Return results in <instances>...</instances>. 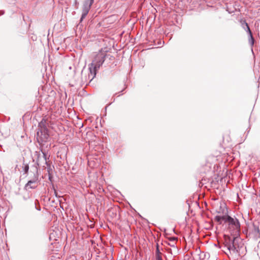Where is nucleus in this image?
<instances>
[{
    "mask_svg": "<svg viewBox=\"0 0 260 260\" xmlns=\"http://www.w3.org/2000/svg\"><path fill=\"white\" fill-rule=\"evenodd\" d=\"M215 220L219 224H222L223 222L224 223H229V229L233 236H239L240 230V224L239 220L237 218H234L225 213V215H216L215 216Z\"/></svg>",
    "mask_w": 260,
    "mask_h": 260,
    "instance_id": "2",
    "label": "nucleus"
},
{
    "mask_svg": "<svg viewBox=\"0 0 260 260\" xmlns=\"http://www.w3.org/2000/svg\"><path fill=\"white\" fill-rule=\"evenodd\" d=\"M35 171H36V172H38V168H37V167H35Z\"/></svg>",
    "mask_w": 260,
    "mask_h": 260,
    "instance_id": "17",
    "label": "nucleus"
},
{
    "mask_svg": "<svg viewBox=\"0 0 260 260\" xmlns=\"http://www.w3.org/2000/svg\"><path fill=\"white\" fill-rule=\"evenodd\" d=\"M170 245L171 246H174V244H173V243H171V244H170Z\"/></svg>",
    "mask_w": 260,
    "mask_h": 260,
    "instance_id": "21",
    "label": "nucleus"
},
{
    "mask_svg": "<svg viewBox=\"0 0 260 260\" xmlns=\"http://www.w3.org/2000/svg\"><path fill=\"white\" fill-rule=\"evenodd\" d=\"M177 239V238L176 237H171L170 238V240L172 242H174Z\"/></svg>",
    "mask_w": 260,
    "mask_h": 260,
    "instance_id": "15",
    "label": "nucleus"
},
{
    "mask_svg": "<svg viewBox=\"0 0 260 260\" xmlns=\"http://www.w3.org/2000/svg\"><path fill=\"white\" fill-rule=\"evenodd\" d=\"M54 193H55V196H57V193H56V190H54Z\"/></svg>",
    "mask_w": 260,
    "mask_h": 260,
    "instance_id": "19",
    "label": "nucleus"
},
{
    "mask_svg": "<svg viewBox=\"0 0 260 260\" xmlns=\"http://www.w3.org/2000/svg\"><path fill=\"white\" fill-rule=\"evenodd\" d=\"M259 228L260 222L258 221H254L251 229H250L249 234L251 235L256 239L260 238Z\"/></svg>",
    "mask_w": 260,
    "mask_h": 260,
    "instance_id": "5",
    "label": "nucleus"
},
{
    "mask_svg": "<svg viewBox=\"0 0 260 260\" xmlns=\"http://www.w3.org/2000/svg\"><path fill=\"white\" fill-rule=\"evenodd\" d=\"M89 73L88 74V80L85 81V82H90L95 77L96 74V70L91 67H89Z\"/></svg>",
    "mask_w": 260,
    "mask_h": 260,
    "instance_id": "9",
    "label": "nucleus"
},
{
    "mask_svg": "<svg viewBox=\"0 0 260 260\" xmlns=\"http://www.w3.org/2000/svg\"><path fill=\"white\" fill-rule=\"evenodd\" d=\"M156 255H161V253L160 252L158 248V245H157L156 249Z\"/></svg>",
    "mask_w": 260,
    "mask_h": 260,
    "instance_id": "14",
    "label": "nucleus"
},
{
    "mask_svg": "<svg viewBox=\"0 0 260 260\" xmlns=\"http://www.w3.org/2000/svg\"><path fill=\"white\" fill-rule=\"evenodd\" d=\"M242 24L245 25L246 28H245L244 26H243V27L244 28L245 30L248 32V35H251L252 34V32L250 30V29L247 23L244 21Z\"/></svg>",
    "mask_w": 260,
    "mask_h": 260,
    "instance_id": "11",
    "label": "nucleus"
},
{
    "mask_svg": "<svg viewBox=\"0 0 260 260\" xmlns=\"http://www.w3.org/2000/svg\"><path fill=\"white\" fill-rule=\"evenodd\" d=\"M67 260H72V259H70L68 258Z\"/></svg>",
    "mask_w": 260,
    "mask_h": 260,
    "instance_id": "23",
    "label": "nucleus"
},
{
    "mask_svg": "<svg viewBox=\"0 0 260 260\" xmlns=\"http://www.w3.org/2000/svg\"><path fill=\"white\" fill-rule=\"evenodd\" d=\"M106 56V53L105 52L102 51H100L96 55L92 62L89 64V66L97 70L105 61Z\"/></svg>",
    "mask_w": 260,
    "mask_h": 260,
    "instance_id": "3",
    "label": "nucleus"
},
{
    "mask_svg": "<svg viewBox=\"0 0 260 260\" xmlns=\"http://www.w3.org/2000/svg\"><path fill=\"white\" fill-rule=\"evenodd\" d=\"M82 80H83V74H82Z\"/></svg>",
    "mask_w": 260,
    "mask_h": 260,
    "instance_id": "22",
    "label": "nucleus"
},
{
    "mask_svg": "<svg viewBox=\"0 0 260 260\" xmlns=\"http://www.w3.org/2000/svg\"><path fill=\"white\" fill-rule=\"evenodd\" d=\"M42 153L41 154L40 152H36L37 154V166L42 167H45V166H49L48 162L47 161V159H49V158H47V154L42 151H41Z\"/></svg>",
    "mask_w": 260,
    "mask_h": 260,
    "instance_id": "4",
    "label": "nucleus"
},
{
    "mask_svg": "<svg viewBox=\"0 0 260 260\" xmlns=\"http://www.w3.org/2000/svg\"><path fill=\"white\" fill-rule=\"evenodd\" d=\"M51 178H52V177H51L50 175H49V179L50 181H51Z\"/></svg>",
    "mask_w": 260,
    "mask_h": 260,
    "instance_id": "18",
    "label": "nucleus"
},
{
    "mask_svg": "<svg viewBox=\"0 0 260 260\" xmlns=\"http://www.w3.org/2000/svg\"><path fill=\"white\" fill-rule=\"evenodd\" d=\"M29 170V166L27 164H24L23 171L25 174L27 173Z\"/></svg>",
    "mask_w": 260,
    "mask_h": 260,
    "instance_id": "13",
    "label": "nucleus"
},
{
    "mask_svg": "<svg viewBox=\"0 0 260 260\" xmlns=\"http://www.w3.org/2000/svg\"><path fill=\"white\" fill-rule=\"evenodd\" d=\"M49 138L47 128H44L39 130L37 133V138L39 142H46Z\"/></svg>",
    "mask_w": 260,
    "mask_h": 260,
    "instance_id": "6",
    "label": "nucleus"
},
{
    "mask_svg": "<svg viewBox=\"0 0 260 260\" xmlns=\"http://www.w3.org/2000/svg\"><path fill=\"white\" fill-rule=\"evenodd\" d=\"M170 245L171 246H174V244H173V243H171V244H170Z\"/></svg>",
    "mask_w": 260,
    "mask_h": 260,
    "instance_id": "20",
    "label": "nucleus"
},
{
    "mask_svg": "<svg viewBox=\"0 0 260 260\" xmlns=\"http://www.w3.org/2000/svg\"><path fill=\"white\" fill-rule=\"evenodd\" d=\"M249 43L250 44V45L252 46L254 42V40L252 36V34H251V35H249Z\"/></svg>",
    "mask_w": 260,
    "mask_h": 260,
    "instance_id": "12",
    "label": "nucleus"
},
{
    "mask_svg": "<svg viewBox=\"0 0 260 260\" xmlns=\"http://www.w3.org/2000/svg\"><path fill=\"white\" fill-rule=\"evenodd\" d=\"M39 130L44 128H47L46 125V120L44 119H43L42 121L39 123Z\"/></svg>",
    "mask_w": 260,
    "mask_h": 260,
    "instance_id": "10",
    "label": "nucleus"
},
{
    "mask_svg": "<svg viewBox=\"0 0 260 260\" xmlns=\"http://www.w3.org/2000/svg\"><path fill=\"white\" fill-rule=\"evenodd\" d=\"M93 3V0H90V2H88V0H87L84 3L82 8V15L80 18V22L82 21L88 14Z\"/></svg>",
    "mask_w": 260,
    "mask_h": 260,
    "instance_id": "7",
    "label": "nucleus"
},
{
    "mask_svg": "<svg viewBox=\"0 0 260 260\" xmlns=\"http://www.w3.org/2000/svg\"><path fill=\"white\" fill-rule=\"evenodd\" d=\"M38 181V175H35L32 180H29L25 184L24 188L27 190L28 189H35L37 187V183Z\"/></svg>",
    "mask_w": 260,
    "mask_h": 260,
    "instance_id": "8",
    "label": "nucleus"
},
{
    "mask_svg": "<svg viewBox=\"0 0 260 260\" xmlns=\"http://www.w3.org/2000/svg\"><path fill=\"white\" fill-rule=\"evenodd\" d=\"M223 245L224 249L223 250L230 257V255H232L239 253L243 244L239 236L224 235Z\"/></svg>",
    "mask_w": 260,
    "mask_h": 260,
    "instance_id": "1",
    "label": "nucleus"
},
{
    "mask_svg": "<svg viewBox=\"0 0 260 260\" xmlns=\"http://www.w3.org/2000/svg\"><path fill=\"white\" fill-rule=\"evenodd\" d=\"M156 260H162L161 255H156Z\"/></svg>",
    "mask_w": 260,
    "mask_h": 260,
    "instance_id": "16",
    "label": "nucleus"
}]
</instances>
